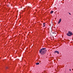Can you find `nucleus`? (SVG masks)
Instances as JSON below:
<instances>
[{"mask_svg":"<svg viewBox=\"0 0 73 73\" xmlns=\"http://www.w3.org/2000/svg\"><path fill=\"white\" fill-rule=\"evenodd\" d=\"M66 35L68 36H71L72 35H73V33L70 31H68V33H67Z\"/></svg>","mask_w":73,"mask_h":73,"instance_id":"obj_1","label":"nucleus"},{"mask_svg":"<svg viewBox=\"0 0 73 73\" xmlns=\"http://www.w3.org/2000/svg\"><path fill=\"white\" fill-rule=\"evenodd\" d=\"M39 52L40 53H41V54H42V53H41V52H42V49H40V50H39Z\"/></svg>","mask_w":73,"mask_h":73,"instance_id":"obj_2","label":"nucleus"},{"mask_svg":"<svg viewBox=\"0 0 73 73\" xmlns=\"http://www.w3.org/2000/svg\"><path fill=\"white\" fill-rule=\"evenodd\" d=\"M61 19H60L59 20V21L58 22V24H60V23H61Z\"/></svg>","mask_w":73,"mask_h":73,"instance_id":"obj_3","label":"nucleus"},{"mask_svg":"<svg viewBox=\"0 0 73 73\" xmlns=\"http://www.w3.org/2000/svg\"><path fill=\"white\" fill-rule=\"evenodd\" d=\"M54 52H55V53H57L58 54H59V52L58 51H55Z\"/></svg>","mask_w":73,"mask_h":73,"instance_id":"obj_4","label":"nucleus"},{"mask_svg":"<svg viewBox=\"0 0 73 73\" xmlns=\"http://www.w3.org/2000/svg\"><path fill=\"white\" fill-rule=\"evenodd\" d=\"M42 50H45V49H46V48H41Z\"/></svg>","mask_w":73,"mask_h":73,"instance_id":"obj_5","label":"nucleus"},{"mask_svg":"<svg viewBox=\"0 0 73 73\" xmlns=\"http://www.w3.org/2000/svg\"><path fill=\"white\" fill-rule=\"evenodd\" d=\"M53 13V11H52L50 12V13H51V14H52V13Z\"/></svg>","mask_w":73,"mask_h":73,"instance_id":"obj_6","label":"nucleus"},{"mask_svg":"<svg viewBox=\"0 0 73 73\" xmlns=\"http://www.w3.org/2000/svg\"><path fill=\"white\" fill-rule=\"evenodd\" d=\"M45 52V50H43L42 51V53H44Z\"/></svg>","mask_w":73,"mask_h":73,"instance_id":"obj_7","label":"nucleus"},{"mask_svg":"<svg viewBox=\"0 0 73 73\" xmlns=\"http://www.w3.org/2000/svg\"><path fill=\"white\" fill-rule=\"evenodd\" d=\"M39 63H36V65H39Z\"/></svg>","mask_w":73,"mask_h":73,"instance_id":"obj_8","label":"nucleus"},{"mask_svg":"<svg viewBox=\"0 0 73 73\" xmlns=\"http://www.w3.org/2000/svg\"><path fill=\"white\" fill-rule=\"evenodd\" d=\"M8 68L7 67L6 68V69H8Z\"/></svg>","mask_w":73,"mask_h":73,"instance_id":"obj_9","label":"nucleus"},{"mask_svg":"<svg viewBox=\"0 0 73 73\" xmlns=\"http://www.w3.org/2000/svg\"><path fill=\"white\" fill-rule=\"evenodd\" d=\"M45 23H43V25H45Z\"/></svg>","mask_w":73,"mask_h":73,"instance_id":"obj_10","label":"nucleus"},{"mask_svg":"<svg viewBox=\"0 0 73 73\" xmlns=\"http://www.w3.org/2000/svg\"><path fill=\"white\" fill-rule=\"evenodd\" d=\"M43 27H45V25H43Z\"/></svg>","mask_w":73,"mask_h":73,"instance_id":"obj_11","label":"nucleus"},{"mask_svg":"<svg viewBox=\"0 0 73 73\" xmlns=\"http://www.w3.org/2000/svg\"><path fill=\"white\" fill-rule=\"evenodd\" d=\"M70 71H71V69H70Z\"/></svg>","mask_w":73,"mask_h":73,"instance_id":"obj_12","label":"nucleus"},{"mask_svg":"<svg viewBox=\"0 0 73 73\" xmlns=\"http://www.w3.org/2000/svg\"><path fill=\"white\" fill-rule=\"evenodd\" d=\"M69 14H70V15H71V14H70V13H69Z\"/></svg>","mask_w":73,"mask_h":73,"instance_id":"obj_13","label":"nucleus"},{"mask_svg":"<svg viewBox=\"0 0 73 73\" xmlns=\"http://www.w3.org/2000/svg\"><path fill=\"white\" fill-rule=\"evenodd\" d=\"M7 7H9V5H8L7 6Z\"/></svg>","mask_w":73,"mask_h":73,"instance_id":"obj_14","label":"nucleus"},{"mask_svg":"<svg viewBox=\"0 0 73 73\" xmlns=\"http://www.w3.org/2000/svg\"><path fill=\"white\" fill-rule=\"evenodd\" d=\"M8 57H9V56H8Z\"/></svg>","mask_w":73,"mask_h":73,"instance_id":"obj_15","label":"nucleus"}]
</instances>
